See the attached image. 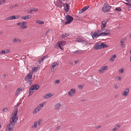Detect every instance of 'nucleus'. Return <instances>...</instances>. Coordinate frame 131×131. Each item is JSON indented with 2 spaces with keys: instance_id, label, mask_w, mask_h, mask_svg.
Instances as JSON below:
<instances>
[{
  "instance_id": "1",
  "label": "nucleus",
  "mask_w": 131,
  "mask_h": 131,
  "mask_svg": "<svg viewBox=\"0 0 131 131\" xmlns=\"http://www.w3.org/2000/svg\"><path fill=\"white\" fill-rule=\"evenodd\" d=\"M20 104V102H19L16 105L14 106L15 111L14 112L12 116L10 119L9 124L6 128V131H12L13 130L14 128V126L15 124V122H16L18 119V117L17 116L18 112L17 108Z\"/></svg>"
},
{
  "instance_id": "2",
  "label": "nucleus",
  "mask_w": 131,
  "mask_h": 131,
  "mask_svg": "<svg viewBox=\"0 0 131 131\" xmlns=\"http://www.w3.org/2000/svg\"><path fill=\"white\" fill-rule=\"evenodd\" d=\"M32 73L31 72V71H30L29 73L25 77L24 80L29 85H30L32 82L31 79L32 78Z\"/></svg>"
},
{
  "instance_id": "3",
  "label": "nucleus",
  "mask_w": 131,
  "mask_h": 131,
  "mask_svg": "<svg viewBox=\"0 0 131 131\" xmlns=\"http://www.w3.org/2000/svg\"><path fill=\"white\" fill-rule=\"evenodd\" d=\"M45 102H43L42 103L40 104L32 112V114H35L36 113L39 112L42 108L43 105H45Z\"/></svg>"
},
{
  "instance_id": "4",
  "label": "nucleus",
  "mask_w": 131,
  "mask_h": 131,
  "mask_svg": "<svg viewBox=\"0 0 131 131\" xmlns=\"http://www.w3.org/2000/svg\"><path fill=\"white\" fill-rule=\"evenodd\" d=\"M108 47V46L106 45L105 43L103 42L101 43H96L95 44L94 48V49L96 50L99 49L101 48H107Z\"/></svg>"
},
{
  "instance_id": "5",
  "label": "nucleus",
  "mask_w": 131,
  "mask_h": 131,
  "mask_svg": "<svg viewBox=\"0 0 131 131\" xmlns=\"http://www.w3.org/2000/svg\"><path fill=\"white\" fill-rule=\"evenodd\" d=\"M75 41L79 42H81L85 46H86L88 43V41L85 38H78Z\"/></svg>"
},
{
  "instance_id": "6",
  "label": "nucleus",
  "mask_w": 131,
  "mask_h": 131,
  "mask_svg": "<svg viewBox=\"0 0 131 131\" xmlns=\"http://www.w3.org/2000/svg\"><path fill=\"white\" fill-rule=\"evenodd\" d=\"M111 8V7L107 4H104L103 7L102 8V10L104 12H108Z\"/></svg>"
},
{
  "instance_id": "7",
  "label": "nucleus",
  "mask_w": 131,
  "mask_h": 131,
  "mask_svg": "<svg viewBox=\"0 0 131 131\" xmlns=\"http://www.w3.org/2000/svg\"><path fill=\"white\" fill-rule=\"evenodd\" d=\"M65 18L66 20L67 21L65 22V25H67L70 23L73 20V18L72 16L69 15H67L66 16Z\"/></svg>"
},
{
  "instance_id": "8",
  "label": "nucleus",
  "mask_w": 131,
  "mask_h": 131,
  "mask_svg": "<svg viewBox=\"0 0 131 131\" xmlns=\"http://www.w3.org/2000/svg\"><path fill=\"white\" fill-rule=\"evenodd\" d=\"M76 92V90L74 88H72L68 92V95L70 97H72L75 94Z\"/></svg>"
},
{
  "instance_id": "9",
  "label": "nucleus",
  "mask_w": 131,
  "mask_h": 131,
  "mask_svg": "<svg viewBox=\"0 0 131 131\" xmlns=\"http://www.w3.org/2000/svg\"><path fill=\"white\" fill-rule=\"evenodd\" d=\"M59 62L58 61L57 62H55L52 63V66L51 68V72H53L56 69V68L58 66Z\"/></svg>"
},
{
  "instance_id": "10",
  "label": "nucleus",
  "mask_w": 131,
  "mask_h": 131,
  "mask_svg": "<svg viewBox=\"0 0 131 131\" xmlns=\"http://www.w3.org/2000/svg\"><path fill=\"white\" fill-rule=\"evenodd\" d=\"M27 23L25 21H23L22 23H18L17 24V25L18 26L21 25V26L20 28L21 29H23L27 27V26H24Z\"/></svg>"
},
{
  "instance_id": "11",
  "label": "nucleus",
  "mask_w": 131,
  "mask_h": 131,
  "mask_svg": "<svg viewBox=\"0 0 131 131\" xmlns=\"http://www.w3.org/2000/svg\"><path fill=\"white\" fill-rule=\"evenodd\" d=\"M107 69L108 67L107 66L102 67L99 70V72L102 73L104 72V71L107 70Z\"/></svg>"
},
{
  "instance_id": "12",
  "label": "nucleus",
  "mask_w": 131,
  "mask_h": 131,
  "mask_svg": "<svg viewBox=\"0 0 131 131\" xmlns=\"http://www.w3.org/2000/svg\"><path fill=\"white\" fill-rule=\"evenodd\" d=\"M126 38H123L120 39V42L121 43L120 46L121 47H124L125 46L124 43L126 41Z\"/></svg>"
},
{
  "instance_id": "13",
  "label": "nucleus",
  "mask_w": 131,
  "mask_h": 131,
  "mask_svg": "<svg viewBox=\"0 0 131 131\" xmlns=\"http://www.w3.org/2000/svg\"><path fill=\"white\" fill-rule=\"evenodd\" d=\"M107 21L106 20L103 21H102L101 25V28L102 30L104 29L105 27L106 26Z\"/></svg>"
},
{
  "instance_id": "14",
  "label": "nucleus",
  "mask_w": 131,
  "mask_h": 131,
  "mask_svg": "<svg viewBox=\"0 0 131 131\" xmlns=\"http://www.w3.org/2000/svg\"><path fill=\"white\" fill-rule=\"evenodd\" d=\"M102 33L101 32V33H99L97 31H95L93 34L92 35L93 37V36L95 38H97L100 36H103V35H102Z\"/></svg>"
},
{
  "instance_id": "15",
  "label": "nucleus",
  "mask_w": 131,
  "mask_h": 131,
  "mask_svg": "<svg viewBox=\"0 0 131 131\" xmlns=\"http://www.w3.org/2000/svg\"><path fill=\"white\" fill-rule=\"evenodd\" d=\"M110 31L109 29H105L104 32H102V35H103V36L110 35Z\"/></svg>"
},
{
  "instance_id": "16",
  "label": "nucleus",
  "mask_w": 131,
  "mask_h": 131,
  "mask_svg": "<svg viewBox=\"0 0 131 131\" xmlns=\"http://www.w3.org/2000/svg\"><path fill=\"white\" fill-rule=\"evenodd\" d=\"M129 91V89L128 88H126L122 92V94L124 96H126L128 95Z\"/></svg>"
},
{
  "instance_id": "17",
  "label": "nucleus",
  "mask_w": 131,
  "mask_h": 131,
  "mask_svg": "<svg viewBox=\"0 0 131 131\" xmlns=\"http://www.w3.org/2000/svg\"><path fill=\"white\" fill-rule=\"evenodd\" d=\"M61 106V103L58 102L54 106L55 110L57 111L58 110L60 109Z\"/></svg>"
},
{
  "instance_id": "18",
  "label": "nucleus",
  "mask_w": 131,
  "mask_h": 131,
  "mask_svg": "<svg viewBox=\"0 0 131 131\" xmlns=\"http://www.w3.org/2000/svg\"><path fill=\"white\" fill-rule=\"evenodd\" d=\"M29 95L30 96L32 95L35 90H34V89L33 86H31L29 89Z\"/></svg>"
},
{
  "instance_id": "19",
  "label": "nucleus",
  "mask_w": 131,
  "mask_h": 131,
  "mask_svg": "<svg viewBox=\"0 0 131 131\" xmlns=\"http://www.w3.org/2000/svg\"><path fill=\"white\" fill-rule=\"evenodd\" d=\"M63 6L64 7V9L66 11L68 12L69 11V7L68 5V4L67 3H65L63 5Z\"/></svg>"
},
{
  "instance_id": "20",
  "label": "nucleus",
  "mask_w": 131,
  "mask_h": 131,
  "mask_svg": "<svg viewBox=\"0 0 131 131\" xmlns=\"http://www.w3.org/2000/svg\"><path fill=\"white\" fill-rule=\"evenodd\" d=\"M22 88H18L16 91L15 95L16 96L18 95L19 94L20 92L22 90Z\"/></svg>"
},
{
  "instance_id": "21",
  "label": "nucleus",
  "mask_w": 131,
  "mask_h": 131,
  "mask_svg": "<svg viewBox=\"0 0 131 131\" xmlns=\"http://www.w3.org/2000/svg\"><path fill=\"white\" fill-rule=\"evenodd\" d=\"M38 69V67H34L31 69V72H32L33 74V72H36Z\"/></svg>"
},
{
  "instance_id": "22",
  "label": "nucleus",
  "mask_w": 131,
  "mask_h": 131,
  "mask_svg": "<svg viewBox=\"0 0 131 131\" xmlns=\"http://www.w3.org/2000/svg\"><path fill=\"white\" fill-rule=\"evenodd\" d=\"M31 16L30 15H27L25 16H23L21 17V18L24 20H26L27 19H29L31 18Z\"/></svg>"
},
{
  "instance_id": "23",
  "label": "nucleus",
  "mask_w": 131,
  "mask_h": 131,
  "mask_svg": "<svg viewBox=\"0 0 131 131\" xmlns=\"http://www.w3.org/2000/svg\"><path fill=\"white\" fill-rule=\"evenodd\" d=\"M85 50H77L75 51L74 52V53H75L77 54H80L81 53H85Z\"/></svg>"
},
{
  "instance_id": "24",
  "label": "nucleus",
  "mask_w": 131,
  "mask_h": 131,
  "mask_svg": "<svg viewBox=\"0 0 131 131\" xmlns=\"http://www.w3.org/2000/svg\"><path fill=\"white\" fill-rule=\"evenodd\" d=\"M63 3L61 1H59L58 2V6L60 8L62 7L63 5Z\"/></svg>"
},
{
  "instance_id": "25",
  "label": "nucleus",
  "mask_w": 131,
  "mask_h": 131,
  "mask_svg": "<svg viewBox=\"0 0 131 131\" xmlns=\"http://www.w3.org/2000/svg\"><path fill=\"white\" fill-rule=\"evenodd\" d=\"M31 86H33L34 89V90H38L39 88V85L37 84H34Z\"/></svg>"
},
{
  "instance_id": "26",
  "label": "nucleus",
  "mask_w": 131,
  "mask_h": 131,
  "mask_svg": "<svg viewBox=\"0 0 131 131\" xmlns=\"http://www.w3.org/2000/svg\"><path fill=\"white\" fill-rule=\"evenodd\" d=\"M51 94L50 93H49L46 94L44 96V97L46 99H48L51 96Z\"/></svg>"
},
{
  "instance_id": "27",
  "label": "nucleus",
  "mask_w": 131,
  "mask_h": 131,
  "mask_svg": "<svg viewBox=\"0 0 131 131\" xmlns=\"http://www.w3.org/2000/svg\"><path fill=\"white\" fill-rule=\"evenodd\" d=\"M13 41L15 42H19L21 41V40L20 39L16 38L14 39Z\"/></svg>"
},
{
  "instance_id": "28",
  "label": "nucleus",
  "mask_w": 131,
  "mask_h": 131,
  "mask_svg": "<svg viewBox=\"0 0 131 131\" xmlns=\"http://www.w3.org/2000/svg\"><path fill=\"white\" fill-rule=\"evenodd\" d=\"M36 22L40 25L43 24L44 23V22L40 20H36Z\"/></svg>"
},
{
  "instance_id": "29",
  "label": "nucleus",
  "mask_w": 131,
  "mask_h": 131,
  "mask_svg": "<svg viewBox=\"0 0 131 131\" xmlns=\"http://www.w3.org/2000/svg\"><path fill=\"white\" fill-rule=\"evenodd\" d=\"M61 45L60 43H59V42L57 43L55 46V47L56 48H58V47H59L60 48V49L61 50H62V49L61 47Z\"/></svg>"
},
{
  "instance_id": "30",
  "label": "nucleus",
  "mask_w": 131,
  "mask_h": 131,
  "mask_svg": "<svg viewBox=\"0 0 131 131\" xmlns=\"http://www.w3.org/2000/svg\"><path fill=\"white\" fill-rule=\"evenodd\" d=\"M116 57V56L115 55H114L111 56L110 58V60L112 61H113L114 60V59Z\"/></svg>"
},
{
  "instance_id": "31",
  "label": "nucleus",
  "mask_w": 131,
  "mask_h": 131,
  "mask_svg": "<svg viewBox=\"0 0 131 131\" xmlns=\"http://www.w3.org/2000/svg\"><path fill=\"white\" fill-rule=\"evenodd\" d=\"M38 125L37 124V123L36 122H35L34 123V125H32L31 126V127L32 128H36Z\"/></svg>"
},
{
  "instance_id": "32",
  "label": "nucleus",
  "mask_w": 131,
  "mask_h": 131,
  "mask_svg": "<svg viewBox=\"0 0 131 131\" xmlns=\"http://www.w3.org/2000/svg\"><path fill=\"white\" fill-rule=\"evenodd\" d=\"M38 10V9L36 8H32L30 9V13H31L33 12H36Z\"/></svg>"
},
{
  "instance_id": "33",
  "label": "nucleus",
  "mask_w": 131,
  "mask_h": 131,
  "mask_svg": "<svg viewBox=\"0 0 131 131\" xmlns=\"http://www.w3.org/2000/svg\"><path fill=\"white\" fill-rule=\"evenodd\" d=\"M69 34H63L61 35V37L62 38H65L67 37L68 35Z\"/></svg>"
},
{
  "instance_id": "34",
  "label": "nucleus",
  "mask_w": 131,
  "mask_h": 131,
  "mask_svg": "<svg viewBox=\"0 0 131 131\" xmlns=\"http://www.w3.org/2000/svg\"><path fill=\"white\" fill-rule=\"evenodd\" d=\"M48 56L47 55H46V56H45L43 57L40 59L41 61L42 62L46 58H48Z\"/></svg>"
},
{
  "instance_id": "35",
  "label": "nucleus",
  "mask_w": 131,
  "mask_h": 131,
  "mask_svg": "<svg viewBox=\"0 0 131 131\" xmlns=\"http://www.w3.org/2000/svg\"><path fill=\"white\" fill-rule=\"evenodd\" d=\"M61 46H63L66 44V42L65 41H61L59 42Z\"/></svg>"
},
{
  "instance_id": "36",
  "label": "nucleus",
  "mask_w": 131,
  "mask_h": 131,
  "mask_svg": "<svg viewBox=\"0 0 131 131\" xmlns=\"http://www.w3.org/2000/svg\"><path fill=\"white\" fill-rule=\"evenodd\" d=\"M6 20H12V18L11 16L8 17H7L5 19Z\"/></svg>"
},
{
  "instance_id": "37",
  "label": "nucleus",
  "mask_w": 131,
  "mask_h": 131,
  "mask_svg": "<svg viewBox=\"0 0 131 131\" xmlns=\"http://www.w3.org/2000/svg\"><path fill=\"white\" fill-rule=\"evenodd\" d=\"M115 10H117V11L120 12L121 10V9L120 7H118L117 8H116L115 9Z\"/></svg>"
},
{
  "instance_id": "38",
  "label": "nucleus",
  "mask_w": 131,
  "mask_h": 131,
  "mask_svg": "<svg viewBox=\"0 0 131 131\" xmlns=\"http://www.w3.org/2000/svg\"><path fill=\"white\" fill-rule=\"evenodd\" d=\"M36 122L37 123V124L38 125H39L42 123L41 120H39L38 121Z\"/></svg>"
},
{
  "instance_id": "39",
  "label": "nucleus",
  "mask_w": 131,
  "mask_h": 131,
  "mask_svg": "<svg viewBox=\"0 0 131 131\" xmlns=\"http://www.w3.org/2000/svg\"><path fill=\"white\" fill-rule=\"evenodd\" d=\"M89 7L88 6H86L84 7L83 8L84 10L85 11V10L89 8Z\"/></svg>"
},
{
  "instance_id": "40",
  "label": "nucleus",
  "mask_w": 131,
  "mask_h": 131,
  "mask_svg": "<svg viewBox=\"0 0 131 131\" xmlns=\"http://www.w3.org/2000/svg\"><path fill=\"white\" fill-rule=\"evenodd\" d=\"M5 50H2L0 52V54H4L5 53Z\"/></svg>"
},
{
  "instance_id": "41",
  "label": "nucleus",
  "mask_w": 131,
  "mask_h": 131,
  "mask_svg": "<svg viewBox=\"0 0 131 131\" xmlns=\"http://www.w3.org/2000/svg\"><path fill=\"white\" fill-rule=\"evenodd\" d=\"M119 71L121 73H123L124 72V69L123 68L122 69H120L119 70Z\"/></svg>"
},
{
  "instance_id": "42",
  "label": "nucleus",
  "mask_w": 131,
  "mask_h": 131,
  "mask_svg": "<svg viewBox=\"0 0 131 131\" xmlns=\"http://www.w3.org/2000/svg\"><path fill=\"white\" fill-rule=\"evenodd\" d=\"M6 53H8L10 52V50L9 49H7L5 50Z\"/></svg>"
},
{
  "instance_id": "43",
  "label": "nucleus",
  "mask_w": 131,
  "mask_h": 131,
  "mask_svg": "<svg viewBox=\"0 0 131 131\" xmlns=\"http://www.w3.org/2000/svg\"><path fill=\"white\" fill-rule=\"evenodd\" d=\"M59 80H56L55 81V83L58 84L59 83Z\"/></svg>"
},
{
  "instance_id": "44",
  "label": "nucleus",
  "mask_w": 131,
  "mask_h": 131,
  "mask_svg": "<svg viewBox=\"0 0 131 131\" xmlns=\"http://www.w3.org/2000/svg\"><path fill=\"white\" fill-rule=\"evenodd\" d=\"M84 10L83 9V8L80 10L79 12V13H82Z\"/></svg>"
},
{
  "instance_id": "45",
  "label": "nucleus",
  "mask_w": 131,
  "mask_h": 131,
  "mask_svg": "<svg viewBox=\"0 0 131 131\" xmlns=\"http://www.w3.org/2000/svg\"><path fill=\"white\" fill-rule=\"evenodd\" d=\"M117 130V127H115L113 128V129L112 130V131H116Z\"/></svg>"
},
{
  "instance_id": "46",
  "label": "nucleus",
  "mask_w": 131,
  "mask_h": 131,
  "mask_svg": "<svg viewBox=\"0 0 131 131\" xmlns=\"http://www.w3.org/2000/svg\"><path fill=\"white\" fill-rule=\"evenodd\" d=\"M125 4H126V5H127L128 6H131V4H129L128 3H125Z\"/></svg>"
},
{
  "instance_id": "47",
  "label": "nucleus",
  "mask_w": 131,
  "mask_h": 131,
  "mask_svg": "<svg viewBox=\"0 0 131 131\" xmlns=\"http://www.w3.org/2000/svg\"><path fill=\"white\" fill-rule=\"evenodd\" d=\"M7 111V108H5L3 110V111L4 112H6Z\"/></svg>"
},
{
  "instance_id": "48",
  "label": "nucleus",
  "mask_w": 131,
  "mask_h": 131,
  "mask_svg": "<svg viewBox=\"0 0 131 131\" xmlns=\"http://www.w3.org/2000/svg\"><path fill=\"white\" fill-rule=\"evenodd\" d=\"M5 0H2L0 1V2H1V4L2 3H4L5 2Z\"/></svg>"
},
{
  "instance_id": "49",
  "label": "nucleus",
  "mask_w": 131,
  "mask_h": 131,
  "mask_svg": "<svg viewBox=\"0 0 131 131\" xmlns=\"http://www.w3.org/2000/svg\"><path fill=\"white\" fill-rule=\"evenodd\" d=\"M12 18V20L13 19H15V16H11Z\"/></svg>"
},
{
  "instance_id": "50",
  "label": "nucleus",
  "mask_w": 131,
  "mask_h": 131,
  "mask_svg": "<svg viewBox=\"0 0 131 131\" xmlns=\"http://www.w3.org/2000/svg\"><path fill=\"white\" fill-rule=\"evenodd\" d=\"M101 127V126H96L95 127V129H97L99 128H100Z\"/></svg>"
},
{
  "instance_id": "51",
  "label": "nucleus",
  "mask_w": 131,
  "mask_h": 131,
  "mask_svg": "<svg viewBox=\"0 0 131 131\" xmlns=\"http://www.w3.org/2000/svg\"><path fill=\"white\" fill-rule=\"evenodd\" d=\"M14 8V5L10 6L9 7V8L10 9H12L13 8Z\"/></svg>"
},
{
  "instance_id": "52",
  "label": "nucleus",
  "mask_w": 131,
  "mask_h": 131,
  "mask_svg": "<svg viewBox=\"0 0 131 131\" xmlns=\"http://www.w3.org/2000/svg\"><path fill=\"white\" fill-rule=\"evenodd\" d=\"M42 62V61H41L40 59H39V60L38 61V62H39V63H41Z\"/></svg>"
},
{
  "instance_id": "53",
  "label": "nucleus",
  "mask_w": 131,
  "mask_h": 131,
  "mask_svg": "<svg viewBox=\"0 0 131 131\" xmlns=\"http://www.w3.org/2000/svg\"><path fill=\"white\" fill-rule=\"evenodd\" d=\"M102 30H97L96 31H97L99 33H101V32L102 31Z\"/></svg>"
},
{
  "instance_id": "54",
  "label": "nucleus",
  "mask_w": 131,
  "mask_h": 131,
  "mask_svg": "<svg viewBox=\"0 0 131 131\" xmlns=\"http://www.w3.org/2000/svg\"><path fill=\"white\" fill-rule=\"evenodd\" d=\"M78 87L80 89H82L83 87L82 85H80L79 86H78Z\"/></svg>"
},
{
  "instance_id": "55",
  "label": "nucleus",
  "mask_w": 131,
  "mask_h": 131,
  "mask_svg": "<svg viewBox=\"0 0 131 131\" xmlns=\"http://www.w3.org/2000/svg\"><path fill=\"white\" fill-rule=\"evenodd\" d=\"M116 127H117V128H119L120 127V126L119 125H116Z\"/></svg>"
},
{
  "instance_id": "56",
  "label": "nucleus",
  "mask_w": 131,
  "mask_h": 131,
  "mask_svg": "<svg viewBox=\"0 0 131 131\" xmlns=\"http://www.w3.org/2000/svg\"><path fill=\"white\" fill-rule=\"evenodd\" d=\"M118 80L119 81H120L121 79V78L120 77H118Z\"/></svg>"
},
{
  "instance_id": "57",
  "label": "nucleus",
  "mask_w": 131,
  "mask_h": 131,
  "mask_svg": "<svg viewBox=\"0 0 131 131\" xmlns=\"http://www.w3.org/2000/svg\"><path fill=\"white\" fill-rule=\"evenodd\" d=\"M60 128V126H58L57 127V129L58 130Z\"/></svg>"
},
{
  "instance_id": "58",
  "label": "nucleus",
  "mask_w": 131,
  "mask_h": 131,
  "mask_svg": "<svg viewBox=\"0 0 131 131\" xmlns=\"http://www.w3.org/2000/svg\"><path fill=\"white\" fill-rule=\"evenodd\" d=\"M126 1L128 2L129 3H131V0H126Z\"/></svg>"
},
{
  "instance_id": "59",
  "label": "nucleus",
  "mask_w": 131,
  "mask_h": 131,
  "mask_svg": "<svg viewBox=\"0 0 131 131\" xmlns=\"http://www.w3.org/2000/svg\"><path fill=\"white\" fill-rule=\"evenodd\" d=\"M20 17V16H15V19H17V18H19V17Z\"/></svg>"
},
{
  "instance_id": "60",
  "label": "nucleus",
  "mask_w": 131,
  "mask_h": 131,
  "mask_svg": "<svg viewBox=\"0 0 131 131\" xmlns=\"http://www.w3.org/2000/svg\"><path fill=\"white\" fill-rule=\"evenodd\" d=\"M130 55H131L130 56V62H131V49H130Z\"/></svg>"
},
{
  "instance_id": "61",
  "label": "nucleus",
  "mask_w": 131,
  "mask_h": 131,
  "mask_svg": "<svg viewBox=\"0 0 131 131\" xmlns=\"http://www.w3.org/2000/svg\"><path fill=\"white\" fill-rule=\"evenodd\" d=\"M69 64H70L71 65H72L73 64V62H69Z\"/></svg>"
},
{
  "instance_id": "62",
  "label": "nucleus",
  "mask_w": 131,
  "mask_h": 131,
  "mask_svg": "<svg viewBox=\"0 0 131 131\" xmlns=\"http://www.w3.org/2000/svg\"><path fill=\"white\" fill-rule=\"evenodd\" d=\"M115 88L116 89H117V88H118V87H117V86L116 85H115Z\"/></svg>"
},
{
  "instance_id": "63",
  "label": "nucleus",
  "mask_w": 131,
  "mask_h": 131,
  "mask_svg": "<svg viewBox=\"0 0 131 131\" xmlns=\"http://www.w3.org/2000/svg\"><path fill=\"white\" fill-rule=\"evenodd\" d=\"M6 76V75L5 74H3V77H5Z\"/></svg>"
},
{
  "instance_id": "64",
  "label": "nucleus",
  "mask_w": 131,
  "mask_h": 131,
  "mask_svg": "<svg viewBox=\"0 0 131 131\" xmlns=\"http://www.w3.org/2000/svg\"><path fill=\"white\" fill-rule=\"evenodd\" d=\"M78 62V61H74V62L75 64H77Z\"/></svg>"
}]
</instances>
